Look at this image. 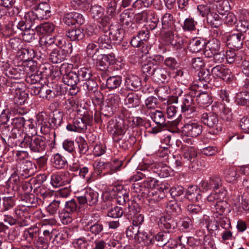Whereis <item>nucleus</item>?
Instances as JSON below:
<instances>
[{
    "label": "nucleus",
    "instance_id": "nucleus-1",
    "mask_svg": "<svg viewBox=\"0 0 249 249\" xmlns=\"http://www.w3.org/2000/svg\"><path fill=\"white\" fill-rule=\"evenodd\" d=\"M107 130L113 135V139L116 146L123 150L128 148L129 142L124 135L125 128L123 123L117 120H111L108 123Z\"/></svg>",
    "mask_w": 249,
    "mask_h": 249
},
{
    "label": "nucleus",
    "instance_id": "nucleus-2",
    "mask_svg": "<svg viewBox=\"0 0 249 249\" xmlns=\"http://www.w3.org/2000/svg\"><path fill=\"white\" fill-rule=\"evenodd\" d=\"M19 146L22 148H29L31 151L35 154H43L45 152L47 143L45 139L42 137L30 136L25 134L23 140Z\"/></svg>",
    "mask_w": 249,
    "mask_h": 249
},
{
    "label": "nucleus",
    "instance_id": "nucleus-3",
    "mask_svg": "<svg viewBox=\"0 0 249 249\" xmlns=\"http://www.w3.org/2000/svg\"><path fill=\"white\" fill-rule=\"evenodd\" d=\"M51 12L49 4L42 2L35 9L25 13L24 18L26 20L33 22L35 24L38 21L47 19L51 17Z\"/></svg>",
    "mask_w": 249,
    "mask_h": 249
},
{
    "label": "nucleus",
    "instance_id": "nucleus-4",
    "mask_svg": "<svg viewBox=\"0 0 249 249\" xmlns=\"http://www.w3.org/2000/svg\"><path fill=\"white\" fill-rule=\"evenodd\" d=\"M143 73L147 76L151 77L152 79L158 83H163L168 76V72L166 68L161 66L151 68L149 67H144L142 70Z\"/></svg>",
    "mask_w": 249,
    "mask_h": 249
},
{
    "label": "nucleus",
    "instance_id": "nucleus-5",
    "mask_svg": "<svg viewBox=\"0 0 249 249\" xmlns=\"http://www.w3.org/2000/svg\"><path fill=\"white\" fill-rule=\"evenodd\" d=\"M200 120L205 125L215 129V133L222 130V127L219 123L218 115L213 112H204L201 115Z\"/></svg>",
    "mask_w": 249,
    "mask_h": 249
},
{
    "label": "nucleus",
    "instance_id": "nucleus-6",
    "mask_svg": "<svg viewBox=\"0 0 249 249\" xmlns=\"http://www.w3.org/2000/svg\"><path fill=\"white\" fill-rule=\"evenodd\" d=\"M3 199V208L1 209V213H2L3 217H1L6 224L10 225L14 224L15 223V219L12 216L9 214H7L6 212L12 209L15 205L12 196H4ZM2 214H1V215Z\"/></svg>",
    "mask_w": 249,
    "mask_h": 249
},
{
    "label": "nucleus",
    "instance_id": "nucleus-7",
    "mask_svg": "<svg viewBox=\"0 0 249 249\" xmlns=\"http://www.w3.org/2000/svg\"><path fill=\"white\" fill-rule=\"evenodd\" d=\"M192 95H187L183 99L180 105L181 111L189 118L194 117L197 115L198 111L194 104V99Z\"/></svg>",
    "mask_w": 249,
    "mask_h": 249
},
{
    "label": "nucleus",
    "instance_id": "nucleus-8",
    "mask_svg": "<svg viewBox=\"0 0 249 249\" xmlns=\"http://www.w3.org/2000/svg\"><path fill=\"white\" fill-rule=\"evenodd\" d=\"M70 45H68L62 49L56 48L52 50L49 55V60L53 64L60 63L64 61L67 55L71 53L70 49Z\"/></svg>",
    "mask_w": 249,
    "mask_h": 249
},
{
    "label": "nucleus",
    "instance_id": "nucleus-9",
    "mask_svg": "<svg viewBox=\"0 0 249 249\" xmlns=\"http://www.w3.org/2000/svg\"><path fill=\"white\" fill-rule=\"evenodd\" d=\"M80 205H84L86 204L92 206L95 205L98 200V193L90 189H86L84 194L76 197Z\"/></svg>",
    "mask_w": 249,
    "mask_h": 249
},
{
    "label": "nucleus",
    "instance_id": "nucleus-10",
    "mask_svg": "<svg viewBox=\"0 0 249 249\" xmlns=\"http://www.w3.org/2000/svg\"><path fill=\"white\" fill-rule=\"evenodd\" d=\"M35 165L29 160L23 161L18 163L16 167V174L22 177L23 178H27L33 175L35 172Z\"/></svg>",
    "mask_w": 249,
    "mask_h": 249
},
{
    "label": "nucleus",
    "instance_id": "nucleus-11",
    "mask_svg": "<svg viewBox=\"0 0 249 249\" xmlns=\"http://www.w3.org/2000/svg\"><path fill=\"white\" fill-rule=\"evenodd\" d=\"M211 72L214 77L220 78L227 82H230L233 78L231 70L224 65L214 67Z\"/></svg>",
    "mask_w": 249,
    "mask_h": 249
},
{
    "label": "nucleus",
    "instance_id": "nucleus-12",
    "mask_svg": "<svg viewBox=\"0 0 249 249\" xmlns=\"http://www.w3.org/2000/svg\"><path fill=\"white\" fill-rule=\"evenodd\" d=\"M68 67L67 64H62L60 67V70L61 74H63V82L69 86H74L76 85L79 82V79L76 74V72L74 71H70L67 72L66 69Z\"/></svg>",
    "mask_w": 249,
    "mask_h": 249
},
{
    "label": "nucleus",
    "instance_id": "nucleus-13",
    "mask_svg": "<svg viewBox=\"0 0 249 249\" xmlns=\"http://www.w3.org/2000/svg\"><path fill=\"white\" fill-rule=\"evenodd\" d=\"M202 125L196 122H190L182 127V131L188 136L196 137L202 132Z\"/></svg>",
    "mask_w": 249,
    "mask_h": 249
},
{
    "label": "nucleus",
    "instance_id": "nucleus-14",
    "mask_svg": "<svg viewBox=\"0 0 249 249\" xmlns=\"http://www.w3.org/2000/svg\"><path fill=\"white\" fill-rule=\"evenodd\" d=\"M62 21L69 26L76 24L82 25L85 22V18L82 14L75 12H71L64 15Z\"/></svg>",
    "mask_w": 249,
    "mask_h": 249
},
{
    "label": "nucleus",
    "instance_id": "nucleus-15",
    "mask_svg": "<svg viewBox=\"0 0 249 249\" xmlns=\"http://www.w3.org/2000/svg\"><path fill=\"white\" fill-rule=\"evenodd\" d=\"M244 38L243 34L240 32L232 34L227 38V45L231 49L238 50L243 45Z\"/></svg>",
    "mask_w": 249,
    "mask_h": 249
},
{
    "label": "nucleus",
    "instance_id": "nucleus-16",
    "mask_svg": "<svg viewBox=\"0 0 249 249\" xmlns=\"http://www.w3.org/2000/svg\"><path fill=\"white\" fill-rule=\"evenodd\" d=\"M37 93L39 97L48 100H51L58 95V87H50L48 85L43 86L37 89Z\"/></svg>",
    "mask_w": 249,
    "mask_h": 249
},
{
    "label": "nucleus",
    "instance_id": "nucleus-17",
    "mask_svg": "<svg viewBox=\"0 0 249 249\" xmlns=\"http://www.w3.org/2000/svg\"><path fill=\"white\" fill-rule=\"evenodd\" d=\"M71 178L68 172L62 173L60 174H53L51 176V183L55 187L69 184Z\"/></svg>",
    "mask_w": 249,
    "mask_h": 249
},
{
    "label": "nucleus",
    "instance_id": "nucleus-18",
    "mask_svg": "<svg viewBox=\"0 0 249 249\" xmlns=\"http://www.w3.org/2000/svg\"><path fill=\"white\" fill-rule=\"evenodd\" d=\"M94 219L89 220L87 225V228L88 231H90L94 235H99L104 230L103 224L100 222L99 215L98 214H94ZM92 217L93 216L92 215Z\"/></svg>",
    "mask_w": 249,
    "mask_h": 249
},
{
    "label": "nucleus",
    "instance_id": "nucleus-19",
    "mask_svg": "<svg viewBox=\"0 0 249 249\" xmlns=\"http://www.w3.org/2000/svg\"><path fill=\"white\" fill-rule=\"evenodd\" d=\"M159 227L163 230H167L168 232H172L177 227V223L173 217L169 215L161 217L159 222Z\"/></svg>",
    "mask_w": 249,
    "mask_h": 249
},
{
    "label": "nucleus",
    "instance_id": "nucleus-20",
    "mask_svg": "<svg viewBox=\"0 0 249 249\" xmlns=\"http://www.w3.org/2000/svg\"><path fill=\"white\" fill-rule=\"evenodd\" d=\"M207 21L212 28H216L214 30V33H216L217 36L222 34V31L219 28L222 25V22L217 14L214 12L210 13L207 17Z\"/></svg>",
    "mask_w": 249,
    "mask_h": 249
},
{
    "label": "nucleus",
    "instance_id": "nucleus-21",
    "mask_svg": "<svg viewBox=\"0 0 249 249\" xmlns=\"http://www.w3.org/2000/svg\"><path fill=\"white\" fill-rule=\"evenodd\" d=\"M201 186L206 191L208 189H212L214 191L218 189H220L221 191L223 190L221 179L218 176H213L209 178V180L202 181Z\"/></svg>",
    "mask_w": 249,
    "mask_h": 249
},
{
    "label": "nucleus",
    "instance_id": "nucleus-22",
    "mask_svg": "<svg viewBox=\"0 0 249 249\" xmlns=\"http://www.w3.org/2000/svg\"><path fill=\"white\" fill-rule=\"evenodd\" d=\"M196 152L193 147H188L184 152L183 158L186 160V162L188 164L189 167L192 171H195L198 168L196 167Z\"/></svg>",
    "mask_w": 249,
    "mask_h": 249
},
{
    "label": "nucleus",
    "instance_id": "nucleus-23",
    "mask_svg": "<svg viewBox=\"0 0 249 249\" xmlns=\"http://www.w3.org/2000/svg\"><path fill=\"white\" fill-rule=\"evenodd\" d=\"M171 237V235L169 232L163 231L159 232L154 238H151L150 242L151 244H153L155 240L158 242L157 245L159 246H169Z\"/></svg>",
    "mask_w": 249,
    "mask_h": 249
},
{
    "label": "nucleus",
    "instance_id": "nucleus-24",
    "mask_svg": "<svg viewBox=\"0 0 249 249\" xmlns=\"http://www.w3.org/2000/svg\"><path fill=\"white\" fill-rule=\"evenodd\" d=\"M66 127L69 131L80 132L86 130L87 126L81 117H77L73 119L72 124L69 123Z\"/></svg>",
    "mask_w": 249,
    "mask_h": 249
},
{
    "label": "nucleus",
    "instance_id": "nucleus-25",
    "mask_svg": "<svg viewBox=\"0 0 249 249\" xmlns=\"http://www.w3.org/2000/svg\"><path fill=\"white\" fill-rule=\"evenodd\" d=\"M141 95L135 92L128 93L124 100V104L129 108L138 107L141 104Z\"/></svg>",
    "mask_w": 249,
    "mask_h": 249
},
{
    "label": "nucleus",
    "instance_id": "nucleus-26",
    "mask_svg": "<svg viewBox=\"0 0 249 249\" xmlns=\"http://www.w3.org/2000/svg\"><path fill=\"white\" fill-rule=\"evenodd\" d=\"M185 196L189 201L197 202L201 199V191L197 186H191L188 188Z\"/></svg>",
    "mask_w": 249,
    "mask_h": 249
},
{
    "label": "nucleus",
    "instance_id": "nucleus-27",
    "mask_svg": "<svg viewBox=\"0 0 249 249\" xmlns=\"http://www.w3.org/2000/svg\"><path fill=\"white\" fill-rule=\"evenodd\" d=\"M10 129L9 125H3L2 127L1 126V139H2V142L5 143L4 151L8 148L6 144H8L9 145L10 143H12V139L16 138V135L11 132Z\"/></svg>",
    "mask_w": 249,
    "mask_h": 249
},
{
    "label": "nucleus",
    "instance_id": "nucleus-28",
    "mask_svg": "<svg viewBox=\"0 0 249 249\" xmlns=\"http://www.w3.org/2000/svg\"><path fill=\"white\" fill-rule=\"evenodd\" d=\"M140 209L139 204L135 200H131L128 203V207L124 210V214L127 219H132L139 213Z\"/></svg>",
    "mask_w": 249,
    "mask_h": 249
},
{
    "label": "nucleus",
    "instance_id": "nucleus-29",
    "mask_svg": "<svg viewBox=\"0 0 249 249\" xmlns=\"http://www.w3.org/2000/svg\"><path fill=\"white\" fill-rule=\"evenodd\" d=\"M1 71H3L1 76L5 78V76L10 78L17 79L18 78V74L17 69L10 67V64L7 62H2L1 64Z\"/></svg>",
    "mask_w": 249,
    "mask_h": 249
},
{
    "label": "nucleus",
    "instance_id": "nucleus-30",
    "mask_svg": "<svg viewBox=\"0 0 249 249\" xmlns=\"http://www.w3.org/2000/svg\"><path fill=\"white\" fill-rule=\"evenodd\" d=\"M20 176H15L9 178L8 181L5 182V184H7L8 187H6V192L8 193H12L14 190H18L20 188L21 182L19 177Z\"/></svg>",
    "mask_w": 249,
    "mask_h": 249
},
{
    "label": "nucleus",
    "instance_id": "nucleus-31",
    "mask_svg": "<svg viewBox=\"0 0 249 249\" xmlns=\"http://www.w3.org/2000/svg\"><path fill=\"white\" fill-rule=\"evenodd\" d=\"M14 3V0H1V17L6 16L9 18L14 14L13 5Z\"/></svg>",
    "mask_w": 249,
    "mask_h": 249
},
{
    "label": "nucleus",
    "instance_id": "nucleus-32",
    "mask_svg": "<svg viewBox=\"0 0 249 249\" xmlns=\"http://www.w3.org/2000/svg\"><path fill=\"white\" fill-rule=\"evenodd\" d=\"M63 113L59 110H55L53 112V116L49 118V122L52 128L55 129L60 126L62 123Z\"/></svg>",
    "mask_w": 249,
    "mask_h": 249
},
{
    "label": "nucleus",
    "instance_id": "nucleus-33",
    "mask_svg": "<svg viewBox=\"0 0 249 249\" xmlns=\"http://www.w3.org/2000/svg\"><path fill=\"white\" fill-rule=\"evenodd\" d=\"M66 36L72 41H79L84 38L85 34L83 29L75 28L68 30Z\"/></svg>",
    "mask_w": 249,
    "mask_h": 249
},
{
    "label": "nucleus",
    "instance_id": "nucleus-34",
    "mask_svg": "<svg viewBox=\"0 0 249 249\" xmlns=\"http://www.w3.org/2000/svg\"><path fill=\"white\" fill-rule=\"evenodd\" d=\"M205 42L198 38L192 39L188 45V50L192 53H197L203 50Z\"/></svg>",
    "mask_w": 249,
    "mask_h": 249
},
{
    "label": "nucleus",
    "instance_id": "nucleus-35",
    "mask_svg": "<svg viewBox=\"0 0 249 249\" xmlns=\"http://www.w3.org/2000/svg\"><path fill=\"white\" fill-rule=\"evenodd\" d=\"M125 85L128 89L134 90L141 86V81L137 76L128 75L125 79Z\"/></svg>",
    "mask_w": 249,
    "mask_h": 249
},
{
    "label": "nucleus",
    "instance_id": "nucleus-36",
    "mask_svg": "<svg viewBox=\"0 0 249 249\" xmlns=\"http://www.w3.org/2000/svg\"><path fill=\"white\" fill-rule=\"evenodd\" d=\"M164 60V57L161 55H156L149 57L142 66V70L144 69V67H149L155 68L156 67H160L159 64L161 63Z\"/></svg>",
    "mask_w": 249,
    "mask_h": 249
},
{
    "label": "nucleus",
    "instance_id": "nucleus-37",
    "mask_svg": "<svg viewBox=\"0 0 249 249\" xmlns=\"http://www.w3.org/2000/svg\"><path fill=\"white\" fill-rule=\"evenodd\" d=\"M14 236L12 234H10V231L8 229V227L6 225H4L3 223L1 222V238L2 239H4V241L3 243L2 248L3 249H9V246L8 242H6L7 240L11 241L14 240Z\"/></svg>",
    "mask_w": 249,
    "mask_h": 249
},
{
    "label": "nucleus",
    "instance_id": "nucleus-38",
    "mask_svg": "<svg viewBox=\"0 0 249 249\" xmlns=\"http://www.w3.org/2000/svg\"><path fill=\"white\" fill-rule=\"evenodd\" d=\"M196 101L197 104L201 107H207L213 102L211 96L207 92L199 93L196 96Z\"/></svg>",
    "mask_w": 249,
    "mask_h": 249
},
{
    "label": "nucleus",
    "instance_id": "nucleus-39",
    "mask_svg": "<svg viewBox=\"0 0 249 249\" xmlns=\"http://www.w3.org/2000/svg\"><path fill=\"white\" fill-rule=\"evenodd\" d=\"M77 199H72L71 200L66 201L63 209L65 212H67L73 214L78 213L80 209V205L78 204Z\"/></svg>",
    "mask_w": 249,
    "mask_h": 249
},
{
    "label": "nucleus",
    "instance_id": "nucleus-40",
    "mask_svg": "<svg viewBox=\"0 0 249 249\" xmlns=\"http://www.w3.org/2000/svg\"><path fill=\"white\" fill-rule=\"evenodd\" d=\"M96 42L98 44L99 47L101 49H110L112 48L111 38L107 33L101 35Z\"/></svg>",
    "mask_w": 249,
    "mask_h": 249
},
{
    "label": "nucleus",
    "instance_id": "nucleus-41",
    "mask_svg": "<svg viewBox=\"0 0 249 249\" xmlns=\"http://www.w3.org/2000/svg\"><path fill=\"white\" fill-rule=\"evenodd\" d=\"M55 25L51 22H45L37 26L36 28L37 33L41 34H50L54 32Z\"/></svg>",
    "mask_w": 249,
    "mask_h": 249
},
{
    "label": "nucleus",
    "instance_id": "nucleus-42",
    "mask_svg": "<svg viewBox=\"0 0 249 249\" xmlns=\"http://www.w3.org/2000/svg\"><path fill=\"white\" fill-rule=\"evenodd\" d=\"M20 59L24 61L31 60L35 56V52L32 48H22L18 52Z\"/></svg>",
    "mask_w": 249,
    "mask_h": 249
},
{
    "label": "nucleus",
    "instance_id": "nucleus-43",
    "mask_svg": "<svg viewBox=\"0 0 249 249\" xmlns=\"http://www.w3.org/2000/svg\"><path fill=\"white\" fill-rule=\"evenodd\" d=\"M150 117L152 120L157 124L166 125L165 117L163 112L156 110L150 113Z\"/></svg>",
    "mask_w": 249,
    "mask_h": 249
},
{
    "label": "nucleus",
    "instance_id": "nucleus-44",
    "mask_svg": "<svg viewBox=\"0 0 249 249\" xmlns=\"http://www.w3.org/2000/svg\"><path fill=\"white\" fill-rule=\"evenodd\" d=\"M39 229L36 227H31L24 231L23 236L29 242H32L39 235Z\"/></svg>",
    "mask_w": 249,
    "mask_h": 249
},
{
    "label": "nucleus",
    "instance_id": "nucleus-45",
    "mask_svg": "<svg viewBox=\"0 0 249 249\" xmlns=\"http://www.w3.org/2000/svg\"><path fill=\"white\" fill-rule=\"evenodd\" d=\"M122 83V78L120 76H114L108 77L106 81L107 89H117Z\"/></svg>",
    "mask_w": 249,
    "mask_h": 249
},
{
    "label": "nucleus",
    "instance_id": "nucleus-46",
    "mask_svg": "<svg viewBox=\"0 0 249 249\" xmlns=\"http://www.w3.org/2000/svg\"><path fill=\"white\" fill-rule=\"evenodd\" d=\"M54 36H44L40 37L39 44L43 49H49V48L54 46Z\"/></svg>",
    "mask_w": 249,
    "mask_h": 249
},
{
    "label": "nucleus",
    "instance_id": "nucleus-47",
    "mask_svg": "<svg viewBox=\"0 0 249 249\" xmlns=\"http://www.w3.org/2000/svg\"><path fill=\"white\" fill-rule=\"evenodd\" d=\"M131 189L138 194V196L140 197L149 196L150 191L147 189L142 184L139 183H133L131 186Z\"/></svg>",
    "mask_w": 249,
    "mask_h": 249
},
{
    "label": "nucleus",
    "instance_id": "nucleus-48",
    "mask_svg": "<svg viewBox=\"0 0 249 249\" xmlns=\"http://www.w3.org/2000/svg\"><path fill=\"white\" fill-rule=\"evenodd\" d=\"M124 30L118 28L115 30L111 29L108 33L111 40L114 41V43H119L124 38Z\"/></svg>",
    "mask_w": 249,
    "mask_h": 249
},
{
    "label": "nucleus",
    "instance_id": "nucleus-49",
    "mask_svg": "<svg viewBox=\"0 0 249 249\" xmlns=\"http://www.w3.org/2000/svg\"><path fill=\"white\" fill-rule=\"evenodd\" d=\"M64 106L65 109L69 111L70 113L77 112L79 114L80 112L79 105L76 103L75 100L72 98L66 100Z\"/></svg>",
    "mask_w": 249,
    "mask_h": 249
},
{
    "label": "nucleus",
    "instance_id": "nucleus-50",
    "mask_svg": "<svg viewBox=\"0 0 249 249\" xmlns=\"http://www.w3.org/2000/svg\"><path fill=\"white\" fill-rule=\"evenodd\" d=\"M133 13L127 10L124 11L120 15V22L124 26H128L132 24Z\"/></svg>",
    "mask_w": 249,
    "mask_h": 249
},
{
    "label": "nucleus",
    "instance_id": "nucleus-51",
    "mask_svg": "<svg viewBox=\"0 0 249 249\" xmlns=\"http://www.w3.org/2000/svg\"><path fill=\"white\" fill-rule=\"evenodd\" d=\"M236 101L237 104L247 107L249 105V93L243 89L237 94Z\"/></svg>",
    "mask_w": 249,
    "mask_h": 249
},
{
    "label": "nucleus",
    "instance_id": "nucleus-52",
    "mask_svg": "<svg viewBox=\"0 0 249 249\" xmlns=\"http://www.w3.org/2000/svg\"><path fill=\"white\" fill-rule=\"evenodd\" d=\"M52 162L54 167L57 169L64 168L67 163L66 159L58 153L55 154L53 156Z\"/></svg>",
    "mask_w": 249,
    "mask_h": 249
},
{
    "label": "nucleus",
    "instance_id": "nucleus-53",
    "mask_svg": "<svg viewBox=\"0 0 249 249\" xmlns=\"http://www.w3.org/2000/svg\"><path fill=\"white\" fill-rule=\"evenodd\" d=\"M220 116L223 121L231 122L232 119L231 109L225 105H221Z\"/></svg>",
    "mask_w": 249,
    "mask_h": 249
},
{
    "label": "nucleus",
    "instance_id": "nucleus-54",
    "mask_svg": "<svg viewBox=\"0 0 249 249\" xmlns=\"http://www.w3.org/2000/svg\"><path fill=\"white\" fill-rule=\"evenodd\" d=\"M83 88L91 93L98 90V84L95 80L92 77L86 80L83 85Z\"/></svg>",
    "mask_w": 249,
    "mask_h": 249
},
{
    "label": "nucleus",
    "instance_id": "nucleus-55",
    "mask_svg": "<svg viewBox=\"0 0 249 249\" xmlns=\"http://www.w3.org/2000/svg\"><path fill=\"white\" fill-rule=\"evenodd\" d=\"M165 210L170 215H176L180 213L181 209L180 206L176 202H170L167 204Z\"/></svg>",
    "mask_w": 249,
    "mask_h": 249
},
{
    "label": "nucleus",
    "instance_id": "nucleus-56",
    "mask_svg": "<svg viewBox=\"0 0 249 249\" xmlns=\"http://www.w3.org/2000/svg\"><path fill=\"white\" fill-rule=\"evenodd\" d=\"M161 22L163 29H172L174 25L173 17L170 13H165L163 16Z\"/></svg>",
    "mask_w": 249,
    "mask_h": 249
},
{
    "label": "nucleus",
    "instance_id": "nucleus-57",
    "mask_svg": "<svg viewBox=\"0 0 249 249\" xmlns=\"http://www.w3.org/2000/svg\"><path fill=\"white\" fill-rule=\"evenodd\" d=\"M112 18L108 16H105L100 18L99 22V28L102 30L104 33H107L110 30V19Z\"/></svg>",
    "mask_w": 249,
    "mask_h": 249
},
{
    "label": "nucleus",
    "instance_id": "nucleus-58",
    "mask_svg": "<svg viewBox=\"0 0 249 249\" xmlns=\"http://www.w3.org/2000/svg\"><path fill=\"white\" fill-rule=\"evenodd\" d=\"M90 14L93 18L100 19L104 17V10L101 6L95 5L91 7Z\"/></svg>",
    "mask_w": 249,
    "mask_h": 249
},
{
    "label": "nucleus",
    "instance_id": "nucleus-59",
    "mask_svg": "<svg viewBox=\"0 0 249 249\" xmlns=\"http://www.w3.org/2000/svg\"><path fill=\"white\" fill-rule=\"evenodd\" d=\"M76 74L78 77L79 82L80 81H86L92 76L91 71L85 67L79 69L76 72Z\"/></svg>",
    "mask_w": 249,
    "mask_h": 249
},
{
    "label": "nucleus",
    "instance_id": "nucleus-60",
    "mask_svg": "<svg viewBox=\"0 0 249 249\" xmlns=\"http://www.w3.org/2000/svg\"><path fill=\"white\" fill-rule=\"evenodd\" d=\"M198 80L204 86L211 80V72L209 70L202 69L198 73Z\"/></svg>",
    "mask_w": 249,
    "mask_h": 249
},
{
    "label": "nucleus",
    "instance_id": "nucleus-61",
    "mask_svg": "<svg viewBox=\"0 0 249 249\" xmlns=\"http://www.w3.org/2000/svg\"><path fill=\"white\" fill-rule=\"evenodd\" d=\"M196 22L195 21L194 18L189 17L184 20L182 27L184 31L192 32L196 30Z\"/></svg>",
    "mask_w": 249,
    "mask_h": 249
},
{
    "label": "nucleus",
    "instance_id": "nucleus-62",
    "mask_svg": "<svg viewBox=\"0 0 249 249\" xmlns=\"http://www.w3.org/2000/svg\"><path fill=\"white\" fill-rule=\"evenodd\" d=\"M120 97L117 94H111L108 96L106 99V104L110 107H113L116 110L118 109L120 105Z\"/></svg>",
    "mask_w": 249,
    "mask_h": 249
},
{
    "label": "nucleus",
    "instance_id": "nucleus-63",
    "mask_svg": "<svg viewBox=\"0 0 249 249\" xmlns=\"http://www.w3.org/2000/svg\"><path fill=\"white\" fill-rule=\"evenodd\" d=\"M117 2L116 0H110L106 3L107 16L113 18L116 14Z\"/></svg>",
    "mask_w": 249,
    "mask_h": 249
},
{
    "label": "nucleus",
    "instance_id": "nucleus-64",
    "mask_svg": "<svg viewBox=\"0 0 249 249\" xmlns=\"http://www.w3.org/2000/svg\"><path fill=\"white\" fill-rule=\"evenodd\" d=\"M61 200L60 197H58L56 199L53 200L47 207V210L50 214L53 215L55 214L59 210Z\"/></svg>",
    "mask_w": 249,
    "mask_h": 249
}]
</instances>
